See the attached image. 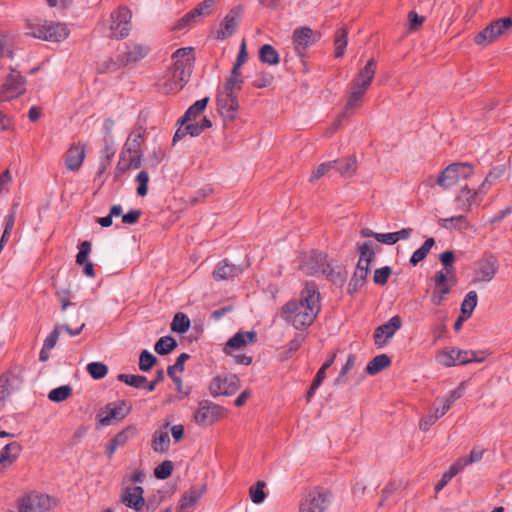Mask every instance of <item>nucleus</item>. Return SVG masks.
Listing matches in <instances>:
<instances>
[{
    "label": "nucleus",
    "instance_id": "1",
    "mask_svg": "<svg viewBox=\"0 0 512 512\" xmlns=\"http://www.w3.org/2000/svg\"><path fill=\"white\" fill-rule=\"evenodd\" d=\"M321 310L320 293L315 282H306L298 300L287 302L281 309L282 318L301 330L312 325Z\"/></svg>",
    "mask_w": 512,
    "mask_h": 512
},
{
    "label": "nucleus",
    "instance_id": "2",
    "mask_svg": "<svg viewBox=\"0 0 512 512\" xmlns=\"http://www.w3.org/2000/svg\"><path fill=\"white\" fill-rule=\"evenodd\" d=\"M192 51L191 47H184L173 53L172 66L158 83L161 92L165 94L177 92L188 82L194 64Z\"/></svg>",
    "mask_w": 512,
    "mask_h": 512
},
{
    "label": "nucleus",
    "instance_id": "3",
    "mask_svg": "<svg viewBox=\"0 0 512 512\" xmlns=\"http://www.w3.org/2000/svg\"><path fill=\"white\" fill-rule=\"evenodd\" d=\"M299 270L306 275L317 276L325 275L327 279L333 282H344L345 276L340 271L335 272L327 262V255L323 252L311 251L305 256L299 265Z\"/></svg>",
    "mask_w": 512,
    "mask_h": 512
},
{
    "label": "nucleus",
    "instance_id": "4",
    "mask_svg": "<svg viewBox=\"0 0 512 512\" xmlns=\"http://www.w3.org/2000/svg\"><path fill=\"white\" fill-rule=\"evenodd\" d=\"M474 174V165L469 162H455L448 165L439 174L436 183L443 189H448L467 180Z\"/></svg>",
    "mask_w": 512,
    "mask_h": 512
},
{
    "label": "nucleus",
    "instance_id": "5",
    "mask_svg": "<svg viewBox=\"0 0 512 512\" xmlns=\"http://www.w3.org/2000/svg\"><path fill=\"white\" fill-rule=\"evenodd\" d=\"M131 10L126 6H120L110 14L109 37L124 39L131 31Z\"/></svg>",
    "mask_w": 512,
    "mask_h": 512
},
{
    "label": "nucleus",
    "instance_id": "6",
    "mask_svg": "<svg viewBox=\"0 0 512 512\" xmlns=\"http://www.w3.org/2000/svg\"><path fill=\"white\" fill-rule=\"evenodd\" d=\"M132 409V405L127 400H118L107 403L97 414L98 422L101 426H109L114 420H123Z\"/></svg>",
    "mask_w": 512,
    "mask_h": 512
},
{
    "label": "nucleus",
    "instance_id": "7",
    "mask_svg": "<svg viewBox=\"0 0 512 512\" xmlns=\"http://www.w3.org/2000/svg\"><path fill=\"white\" fill-rule=\"evenodd\" d=\"M224 416V408L210 400H203L199 403L194 412L195 423L200 427L213 425Z\"/></svg>",
    "mask_w": 512,
    "mask_h": 512
},
{
    "label": "nucleus",
    "instance_id": "8",
    "mask_svg": "<svg viewBox=\"0 0 512 512\" xmlns=\"http://www.w3.org/2000/svg\"><path fill=\"white\" fill-rule=\"evenodd\" d=\"M239 388L240 379L232 373L219 374L209 384V391L213 397L234 395Z\"/></svg>",
    "mask_w": 512,
    "mask_h": 512
},
{
    "label": "nucleus",
    "instance_id": "9",
    "mask_svg": "<svg viewBox=\"0 0 512 512\" xmlns=\"http://www.w3.org/2000/svg\"><path fill=\"white\" fill-rule=\"evenodd\" d=\"M439 364L445 367L465 365L472 362H479L474 351L460 350L455 348L443 349L436 355Z\"/></svg>",
    "mask_w": 512,
    "mask_h": 512
},
{
    "label": "nucleus",
    "instance_id": "10",
    "mask_svg": "<svg viewBox=\"0 0 512 512\" xmlns=\"http://www.w3.org/2000/svg\"><path fill=\"white\" fill-rule=\"evenodd\" d=\"M499 265L497 257L491 252H484L480 259L475 262L474 282H489L497 271Z\"/></svg>",
    "mask_w": 512,
    "mask_h": 512
},
{
    "label": "nucleus",
    "instance_id": "11",
    "mask_svg": "<svg viewBox=\"0 0 512 512\" xmlns=\"http://www.w3.org/2000/svg\"><path fill=\"white\" fill-rule=\"evenodd\" d=\"M25 90L24 77L16 70H11V73L0 87V103L19 97Z\"/></svg>",
    "mask_w": 512,
    "mask_h": 512
},
{
    "label": "nucleus",
    "instance_id": "12",
    "mask_svg": "<svg viewBox=\"0 0 512 512\" xmlns=\"http://www.w3.org/2000/svg\"><path fill=\"white\" fill-rule=\"evenodd\" d=\"M34 37L51 42H61L69 36V29L64 23L45 22L35 28Z\"/></svg>",
    "mask_w": 512,
    "mask_h": 512
},
{
    "label": "nucleus",
    "instance_id": "13",
    "mask_svg": "<svg viewBox=\"0 0 512 512\" xmlns=\"http://www.w3.org/2000/svg\"><path fill=\"white\" fill-rule=\"evenodd\" d=\"M330 505V495L323 489H313L301 502L299 512H326Z\"/></svg>",
    "mask_w": 512,
    "mask_h": 512
},
{
    "label": "nucleus",
    "instance_id": "14",
    "mask_svg": "<svg viewBox=\"0 0 512 512\" xmlns=\"http://www.w3.org/2000/svg\"><path fill=\"white\" fill-rule=\"evenodd\" d=\"M52 499L48 495L30 493L18 500L19 512H47L52 507Z\"/></svg>",
    "mask_w": 512,
    "mask_h": 512
},
{
    "label": "nucleus",
    "instance_id": "15",
    "mask_svg": "<svg viewBox=\"0 0 512 512\" xmlns=\"http://www.w3.org/2000/svg\"><path fill=\"white\" fill-rule=\"evenodd\" d=\"M217 107L222 116L233 120L236 112L239 109V102L237 92L223 91L219 92L216 98Z\"/></svg>",
    "mask_w": 512,
    "mask_h": 512
},
{
    "label": "nucleus",
    "instance_id": "16",
    "mask_svg": "<svg viewBox=\"0 0 512 512\" xmlns=\"http://www.w3.org/2000/svg\"><path fill=\"white\" fill-rule=\"evenodd\" d=\"M402 326V320L399 315L391 317L386 323L378 326L374 331V343L378 347L384 346Z\"/></svg>",
    "mask_w": 512,
    "mask_h": 512
},
{
    "label": "nucleus",
    "instance_id": "17",
    "mask_svg": "<svg viewBox=\"0 0 512 512\" xmlns=\"http://www.w3.org/2000/svg\"><path fill=\"white\" fill-rule=\"evenodd\" d=\"M296 53L300 57L306 55L307 49L317 40L313 30L309 27H300L294 30L292 36Z\"/></svg>",
    "mask_w": 512,
    "mask_h": 512
},
{
    "label": "nucleus",
    "instance_id": "18",
    "mask_svg": "<svg viewBox=\"0 0 512 512\" xmlns=\"http://www.w3.org/2000/svg\"><path fill=\"white\" fill-rule=\"evenodd\" d=\"M144 489L141 486L126 487L124 488L120 499L121 502L130 509L141 511L145 505V498L143 497Z\"/></svg>",
    "mask_w": 512,
    "mask_h": 512
},
{
    "label": "nucleus",
    "instance_id": "19",
    "mask_svg": "<svg viewBox=\"0 0 512 512\" xmlns=\"http://www.w3.org/2000/svg\"><path fill=\"white\" fill-rule=\"evenodd\" d=\"M86 145L83 143H73L65 153V165L69 171H78L85 159Z\"/></svg>",
    "mask_w": 512,
    "mask_h": 512
},
{
    "label": "nucleus",
    "instance_id": "20",
    "mask_svg": "<svg viewBox=\"0 0 512 512\" xmlns=\"http://www.w3.org/2000/svg\"><path fill=\"white\" fill-rule=\"evenodd\" d=\"M150 53L148 45L133 43L127 46V51L121 56V62L124 66L136 64Z\"/></svg>",
    "mask_w": 512,
    "mask_h": 512
},
{
    "label": "nucleus",
    "instance_id": "21",
    "mask_svg": "<svg viewBox=\"0 0 512 512\" xmlns=\"http://www.w3.org/2000/svg\"><path fill=\"white\" fill-rule=\"evenodd\" d=\"M22 446L19 442L13 441L6 444L0 450V471L9 468L20 456Z\"/></svg>",
    "mask_w": 512,
    "mask_h": 512
},
{
    "label": "nucleus",
    "instance_id": "22",
    "mask_svg": "<svg viewBox=\"0 0 512 512\" xmlns=\"http://www.w3.org/2000/svg\"><path fill=\"white\" fill-rule=\"evenodd\" d=\"M377 62L374 58L369 59L365 66L359 70L356 77L351 84L362 87L366 90L370 87L375 73H376Z\"/></svg>",
    "mask_w": 512,
    "mask_h": 512
},
{
    "label": "nucleus",
    "instance_id": "23",
    "mask_svg": "<svg viewBox=\"0 0 512 512\" xmlns=\"http://www.w3.org/2000/svg\"><path fill=\"white\" fill-rule=\"evenodd\" d=\"M238 26V13L235 9H232L223 19L221 28L217 31L216 38L224 40L232 36Z\"/></svg>",
    "mask_w": 512,
    "mask_h": 512
},
{
    "label": "nucleus",
    "instance_id": "24",
    "mask_svg": "<svg viewBox=\"0 0 512 512\" xmlns=\"http://www.w3.org/2000/svg\"><path fill=\"white\" fill-rule=\"evenodd\" d=\"M144 137L145 129L142 126L134 129L128 136L121 153L126 155L127 153L131 154L132 152H141L140 147L144 142Z\"/></svg>",
    "mask_w": 512,
    "mask_h": 512
},
{
    "label": "nucleus",
    "instance_id": "25",
    "mask_svg": "<svg viewBox=\"0 0 512 512\" xmlns=\"http://www.w3.org/2000/svg\"><path fill=\"white\" fill-rule=\"evenodd\" d=\"M242 268L227 261H222L218 264L217 268L213 271V278L216 281L228 280L239 276L242 273Z\"/></svg>",
    "mask_w": 512,
    "mask_h": 512
},
{
    "label": "nucleus",
    "instance_id": "26",
    "mask_svg": "<svg viewBox=\"0 0 512 512\" xmlns=\"http://www.w3.org/2000/svg\"><path fill=\"white\" fill-rule=\"evenodd\" d=\"M332 170L337 171L341 176L345 178L352 177L357 170V160L355 156H349L332 161Z\"/></svg>",
    "mask_w": 512,
    "mask_h": 512
},
{
    "label": "nucleus",
    "instance_id": "27",
    "mask_svg": "<svg viewBox=\"0 0 512 512\" xmlns=\"http://www.w3.org/2000/svg\"><path fill=\"white\" fill-rule=\"evenodd\" d=\"M168 423L165 425V430H156L152 435L151 447L155 452L165 453L170 447V437L166 430Z\"/></svg>",
    "mask_w": 512,
    "mask_h": 512
},
{
    "label": "nucleus",
    "instance_id": "28",
    "mask_svg": "<svg viewBox=\"0 0 512 512\" xmlns=\"http://www.w3.org/2000/svg\"><path fill=\"white\" fill-rule=\"evenodd\" d=\"M209 98L205 97L203 99L197 100L194 104H192L186 112L178 119L177 124L184 125L187 122L194 120L200 113L204 111L208 104Z\"/></svg>",
    "mask_w": 512,
    "mask_h": 512
},
{
    "label": "nucleus",
    "instance_id": "29",
    "mask_svg": "<svg viewBox=\"0 0 512 512\" xmlns=\"http://www.w3.org/2000/svg\"><path fill=\"white\" fill-rule=\"evenodd\" d=\"M257 334L254 331L237 332L226 343V349H240L245 347L248 343L256 341Z\"/></svg>",
    "mask_w": 512,
    "mask_h": 512
},
{
    "label": "nucleus",
    "instance_id": "30",
    "mask_svg": "<svg viewBox=\"0 0 512 512\" xmlns=\"http://www.w3.org/2000/svg\"><path fill=\"white\" fill-rule=\"evenodd\" d=\"M367 90L356 86L354 84H351L350 92L347 97L346 105H345V112L341 115L344 116L346 112L353 110L355 108L360 107L361 101L366 94Z\"/></svg>",
    "mask_w": 512,
    "mask_h": 512
},
{
    "label": "nucleus",
    "instance_id": "31",
    "mask_svg": "<svg viewBox=\"0 0 512 512\" xmlns=\"http://www.w3.org/2000/svg\"><path fill=\"white\" fill-rule=\"evenodd\" d=\"M496 25L495 21L491 22L488 26H486L482 31H480L474 37V42L477 45H485L494 42L498 37V33H496Z\"/></svg>",
    "mask_w": 512,
    "mask_h": 512
},
{
    "label": "nucleus",
    "instance_id": "32",
    "mask_svg": "<svg viewBox=\"0 0 512 512\" xmlns=\"http://www.w3.org/2000/svg\"><path fill=\"white\" fill-rule=\"evenodd\" d=\"M259 59L267 65H277L280 62L278 51L270 44H264L259 50Z\"/></svg>",
    "mask_w": 512,
    "mask_h": 512
},
{
    "label": "nucleus",
    "instance_id": "33",
    "mask_svg": "<svg viewBox=\"0 0 512 512\" xmlns=\"http://www.w3.org/2000/svg\"><path fill=\"white\" fill-rule=\"evenodd\" d=\"M391 364V359L386 354L375 356L366 366V372L369 375H376Z\"/></svg>",
    "mask_w": 512,
    "mask_h": 512
},
{
    "label": "nucleus",
    "instance_id": "34",
    "mask_svg": "<svg viewBox=\"0 0 512 512\" xmlns=\"http://www.w3.org/2000/svg\"><path fill=\"white\" fill-rule=\"evenodd\" d=\"M202 495V491L197 487H191L188 491H186L180 501H179V509L181 511L187 510L188 508L193 507L197 501L200 499Z\"/></svg>",
    "mask_w": 512,
    "mask_h": 512
},
{
    "label": "nucleus",
    "instance_id": "35",
    "mask_svg": "<svg viewBox=\"0 0 512 512\" xmlns=\"http://www.w3.org/2000/svg\"><path fill=\"white\" fill-rule=\"evenodd\" d=\"M244 83V78L242 76V73L240 69L232 68L229 77L226 79L224 83L223 89L225 91H233L237 92L240 91L242 88V85Z\"/></svg>",
    "mask_w": 512,
    "mask_h": 512
},
{
    "label": "nucleus",
    "instance_id": "36",
    "mask_svg": "<svg viewBox=\"0 0 512 512\" xmlns=\"http://www.w3.org/2000/svg\"><path fill=\"white\" fill-rule=\"evenodd\" d=\"M439 225L445 229H466L468 227V221L466 216L457 215L450 218H441L438 221Z\"/></svg>",
    "mask_w": 512,
    "mask_h": 512
},
{
    "label": "nucleus",
    "instance_id": "37",
    "mask_svg": "<svg viewBox=\"0 0 512 512\" xmlns=\"http://www.w3.org/2000/svg\"><path fill=\"white\" fill-rule=\"evenodd\" d=\"M434 245H435L434 238H432V237L427 238L424 241V243L421 245V247L414 251V253L412 254V256L410 258V263L413 266H416L419 262H421L422 260H424L427 257L431 248Z\"/></svg>",
    "mask_w": 512,
    "mask_h": 512
},
{
    "label": "nucleus",
    "instance_id": "38",
    "mask_svg": "<svg viewBox=\"0 0 512 512\" xmlns=\"http://www.w3.org/2000/svg\"><path fill=\"white\" fill-rule=\"evenodd\" d=\"M439 260L441 264L443 265V269L441 271H444L446 273H450V279L453 280V284L456 283V276H455V267H454V261H455V255L453 251H445L440 254Z\"/></svg>",
    "mask_w": 512,
    "mask_h": 512
},
{
    "label": "nucleus",
    "instance_id": "39",
    "mask_svg": "<svg viewBox=\"0 0 512 512\" xmlns=\"http://www.w3.org/2000/svg\"><path fill=\"white\" fill-rule=\"evenodd\" d=\"M477 301L478 296L476 291H469L466 294L463 302L461 303V314L464 316L465 319H468L472 315L477 305Z\"/></svg>",
    "mask_w": 512,
    "mask_h": 512
},
{
    "label": "nucleus",
    "instance_id": "40",
    "mask_svg": "<svg viewBox=\"0 0 512 512\" xmlns=\"http://www.w3.org/2000/svg\"><path fill=\"white\" fill-rule=\"evenodd\" d=\"M117 379L120 382H123L126 385L132 386L137 389L145 388V384H147V378L143 375L121 373L117 376Z\"/></svg>",
    "mask_w": 512,
    "mask_h": 512
},
{
    "label": "nucleus",
    "instance_id": "41",
    "mask_svg": "<svg viewBox=\"0 0 512 512\" xmlns=\"http://www.w3.org/2000/svg\"><path fill=\"white\" fill-rule=\"evenodd\" d=\"M190 356L187 353H182L178 356L175 363L168 367L167 373L169 377L177 384H181V379L177 376H175V372L179 371L182 372L184 370V363L186 360H188Z\"/></svg>",
    "mask_w": 512,
    "mask_h": 512
},
{
    "label": "nucleus",
    "instance_id": "42",
    "mask_svg": "<svg viewBox=\"0 0 512 512\" xmlns=\"http://www.w3.org/2000/svg\"><path fill=\"white\" fill-rule=\"evenodd\" d=\"M177 342L170 336L161 337L155 344L154 350L159 355L169 354L175 347Z\"/></svg>",
    "mask_w": 512,
    "mask_h": 512
},
{
    "label": "nucleus",
    "instance_id": "43",
    "mask_svg": "<svg viewBox=\"0 0 512 512\" xmlns=\"http://www.w3.org/2000/svg\"><path fill=\"white\" fill-rule=\"evenodd\" d=\"M335 57L341 58L345 53V49L347 47V30L345 28H340L336 31L335 40Z\"/></svg>",
    "mask_w": 512,
    "mask_h": 512
},
{
    "label": "nucleus",
    "instance_id": "44",
    "mask_svg": "<svg viewBox=\"0 0 512 512\" xmlns=\"http://www.w3.org/2000/svg\"><path fill=\"white\" fill-rule=\"evenodd\" d=\"M189 327L190 319L188 316L182 312L176 313L171 323V330L178 333H185L188 331Z\"/></svg>",
    "mask_w": 512,
    "mask_h": 512
},
{
    "label": "nucleus",
    "instance_id": "45",
    "mask_svg": "<svg viewBox=\"0 0 512 512\" xmlns=\"http://www.w3.org/2000/svg\"><path fill=\"white\" fill-rule=\"evenodd\" d=\"M72 395V387L70 385H63L52 389L48 393V399L52 402H62Z\"/></svg>",
    "mask_w": 512,
    "mask_h": 512
},
{
    "label": "nucleus",
    "instance_id": "46",
    "mask_svg": "<svg viewBox=\"0 0 512 512\" xmlns=\"http://www.w3.org/2000/svg\"><path fill=\"white\" fill-rule=\"evenodd\" d=\"M367 274L362 269H355V272L348 284L347 291L349 294L356 293L365 284Z\"/></svg>",
    "mask_w": 512,
    "mask_h": 512
},
{
    "label": "nucleus",
    "instance_id": "47",
    "mask_svg": "<svg viewBox=\"0 0 512 512\" xmlns=\"http://www.w3.org/2000/svg\"><path fill=\"white\" fill-rule=\"evenodd\" d=\"M433 280H434V285H435L434 290H436V291L446 290L447 293H450L451 286L449 285L448 282L451 281L453 283V280L450 279V273H446L444 271H437L434 274Z\"/></svg>",
    "mask_w": 512,
    "mask_h": 512
},
{
    "label": "nucleus",
    "instance_id": "48",
    "mask_svg": "<svg viewBox=\"0 0 512 512\" xmlns=\"http://www.w3.org/2000/svg\"><path fill=\"white\" fill-rule=\"evenodd\" d=\"M137 429L133 425H129L118 432L111 440L118 446H124L130 438L136 435Z\"/></svg>",
    "mask_w": 512,
    "mask_h": 512
},
{
    "label": "nucleus",
    "instance_id": "49",
    "mask_svg": "<svg viewBox=\"0 0 512 512\" xmlns=\"http://www.w3.org/2000/svg\"><path fill=\"white\" fill-rule=\"evenodd\" d=\"M87 372L95 380L103 379L108 373V367L102 362H91L87 365Z\"/></svg>",
    "mask_w": 512,
    "mask_h": 512
},
{
    "label": "nucleus",
    "instance_id": "50",
    "mask_svg": "<svg viewBox=\"0 0 512 512\" xmlns=\"http://www.w3.org/2000/svg\"><path fill=\"white\" fill-rule=\"evenodd\" d=\"M305 341V335L296 334L295 337L290 340L286 346V350L283 352L282 359L287 360L293 356V354L301 347Z\"/></svg>",
    "mask_w": 512,
    "mask_h": 512
},
{
    "label": "nucleus",
    "instance_id": "51",
    "mask_svg": "<svg viewBox=\"0 0 512 512\" xmlns=\"http://www.w3.org/2000/svg\"><path fill=\"white\" fill-rule=\"evenodd\" d=\"M164 497V493L160 490H158L153 495L149 496L148 499L145 500V505L143 508L144 512H154L162 503Z\"/></svg>",
    "mask_w": 512,
    "mask_h": 512
},
{
    "label": "nucleus",
    "instance_id": "52",
    "mask_svg": "<svg viewBox=\"0 0 512 512\" xmlns=\"http://www.w3.org/2000/svg\"><path fill=\"white\" fill-rule=\"evenodd\" d=\"M156 357L147 350H143L139 357V369L143 372L149 371L156 363Z\"/></svg>",
    "mask_w": 512,
    "mask_h": 512
},
{
    "label": "nucleus",
    "instance_id": "53",
    "mask_svg": "<svg viewBox=\"0 0 512 512\" xmlns=\"http://www.w3.org/2000/svg\"><path fill=\"white\" fill-rule=\"evenodd\" d=\"M477 193V190L470 189L467 185H465L461 188L457 198L464 205L471 206L476 200Z\"/></svg>",
    "mask_w": 512,
    "mask_h": 512
},
{
    "label": "nucleus",
    "instance_id": "54",
    "mask_svg": "<svg viewBox=\"0 0 512 512\" xmlns=\"http://www.w3.org/2000/svg\"><path fill=\"white\" fill-rule=\"evenodd\" d=\"M264 486V482L258 481L255 485L250 487L249 494L253 503L260 504L265 500L266 494L263 490Z\"/></svg>",
    "mask_w": 512,
    "mask_h": 512
},
{
    "label": "nucleus",
    "instance_id": "55",
    "mask_svg": "<svg viewBox=\"0 0 512 512\" xmlns=\"http://www.w3.org/2000/svg\"><path fill=\"white\" fill-rule=\"evenodd\" d=\"M173 472V463L169 460L163 461L154 470V475L157 479L164 480L171 476Z\"/></svg>",
    "mask_w": 512,
    "mask_h": 512
},
{
    "label": "nucleus",
    "instance_id": "56",
    "mask_svg": "<svg viewBox=\"0 0 512 512\" xmlns=\"http://www.w3.org/2000/svg\"><path fill=\"white\" fill-rule=\"evenodd\" d=\"M358 252L360 254L361 259L365 260V262H372L375 256L373 251V243L371 241H365L361 244H358Z\"/></svg>",
    "mask_w": 512,
    "mask_h": 512
},
{
    "label": "nucleus",
    "instance_id": "57",
    "mask_svg": "<svg viewBox=\"0 0 512 512\" xmlns=\"http://www.w3.org/2000/svg\"><path fill=\"white\" fill-rule=\"evenodd\" d=\"M198 21L193 17V14L189 11L184 16H182L173 26V30L182 31L185 29H190L194 26Z\"/></svg>",
    "mask_w": 512,
    "mask_h": 512
},
{
    "label": "nucleus",
    "instance_id": "58",
    "mask_svg": "<svg viewBox=\"0 0 512 512\" xmlns=\"http://www.w3.org/2000/svg\"><path fill=\"white\" fill-rule=\"evenodd\" d=\"M116 153L114 142L111 139L104 138V147L101 151V161L111 163L112 158Z\"/></svg>",
    "mask_w": 512,
    "mask_h": 512
},
{
    "label": "nucleus",
    "instance_id": "59",
    "mask_svg": "<svg viewBox=\"0 0 512 512\" xmlns=\"http://www.w3.org/2000/svg\"><path fill=\"white\" fill-rule=\"evenodd\" d=\"M332 165H334V163L331 161L324 162L318 165L317 168L312 172L309 181L313 183L320 179L321 177H323L324 175H326L329 171L332 170Z\"/></svg>",
    "mask_w": 512,
    "mask_h": 512
},
{
    "label": "nucleus",
    "instance_id": "60",
    "mask_svg": "<svg viewBox=\"0 0 512 512\" xmlns=\"http://www.w3.org/2000/svg\"><path fill=\"white\" fill-rule=\"evenodd\" d=\"M79 252L76 255V263L78 265H83L86 262L90 252H91V243L89 241H83L79 244Z\"/></svg>",
    "mask_w": 512,
    "mask_h": 512
},
{
    "label": "nucleus",
    "instance_id": "61",
    "mask_svg": "<svg viewBox=\"0 0 512 512\" xmlns=\"http://www.w3.org/2000/svg\"><path fill=\"white\" fill-rule=\"evenodd\" d=\"M136 181L139 183L137 188V194L140 197H144L148 192L149 175L146 171H140L136 176Z\"/></svg>",
    "mask_w": 512,
    "mask_h": 512
},
{
    "label": "nucleus",
    "instance_id": "62",
    "mask_svg": "<svg viewBox=\"0 0 512 512\" xmlns=\"http://www.w3.org/2000/svg\"><path fill=\"white\" fill-rule=\"evenodd\" d=\"M465 392L464 383H460L458 387L451 390L445 397L444 403L449 405V408L453 405L455 401L460 399Z\"/></svg>",
    "mask_w": 512,
    "mask_h": 512
},
{
    "label": "nucleus",
    "instance_id": "63",
    "mask_svg": "<svg viewBox=\"0 0 512 512\" xmlns=\"http://www.w3.org/2000/svg\"><path fill=\"white\" fill-rule=\"evenodd\" d=\"M61 329H62L61 325H56L54 327L53 331L49 333V335L46 337V339L44 340V343H43V347L45 349H48L51 351L55 347V345L59 339Z\"/></svg>",
    "mask_w": 512,
    "mask_h": 512
},
{
    "label": "nucleus",
    "instance_id": "64",
    "mask_svg": "<svg viewBox=\"0 0 512 512\" xmlns=\"http://www.w3.org/2000/svg\"><path fill=\"white\" fill-rule=\"evenodd\" d=\"M390 274L391 268L389 266L378 268L374 272L373 281L376 284L384 285L387 283Z\"/></svg>",
    "mask_w": 512,
    "mask_h": 512
}]
</instances>
